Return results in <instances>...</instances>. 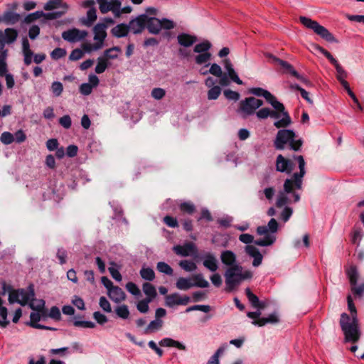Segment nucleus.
<instances>
[{
  "label": "nucleus",
  "mask_w": 364,
  "mask_h": 364,
  "mask_svg": "<svg viewBox=\"0 0 364 364\" xmlns=\"http://www.w3.org/2000/svg\"><path fill=\"white\" fill-rule=\"evenodd\" d=\"M166 95V91L161 87H155L151 92V96L157 100H160Z\"/></svg>",
  "instance_id": "obj_55"
},
{
  "label": "nucleus",
  "mask_w": 364,
  "mask_h": 364,
  "mask_svg": "<svg viewBox=\"0 0 364 364\" xmlns=\"http://www.w3.org/2000/svg\"><path fill=\"white\" fill-rule=\"evenodd\" d=\"M100 308L105 312L110 313L112 311L111 305L109 301L105 296H101L99 301Z\"/></svg>",
  "instance_id": "obj_62"
},
{
  "label": "nucleus",
  "mask_w": 364,
  "mask_h": 364,
  "mask_svg": "<svg viewBox=\"0 0 364 364\" xmlns=\"http://www.w3.org/2000/svg\"><path fill=\"white\" fill-rule=\"evenodd\" d=\"M164 322L161 319L155 318L151 321L145 329L146 333L156 332L160 330L163 326Z\"/></svg>",
  "instance_id": "obj_41"
},
{
  "label": "nucleus",
  "mask_w": 364,
  "mask_h": 364,
  "mask_svg": "<svg viewBox=\"0 0 364 364\" xmlns=\"http://www.w3.org/2000/svg\"><path fill=\"white\" fill-rule=\"evenodd\" d=\"M87 36V32L86 31H81L77 28L69 29L62 33V38L69 43L80 41L85 39Z\"/></svg>",
  "instance_id": "obj_16"
},
{
  "label": "nucleus",
  "mask_w": 364,
  "mask_h": 364,
  "mask_svg": "<svg viewBox=\"0 0 364 364\" xmlns=\"http://www.w3.org/2000/svg\"><path fill=\"white\" fill-rule=\"evenodd\" d=\"M179 207L182 212L188 214H192L196 210L195 205L191 202L182 203Z\"/></svg>",
  "instance_id": "obj_56"
},
{
  "label": "nucleus",
  "mask_w": 364,
  "mask_h": 364,
  "mask_svg": "<svg viewBox=\"0 0 364 364\" xmlns=\"http://www.w3.org/2000/svg\"><path fill=\"white\" fill-rule=\"evenodd\" d=\"M295 159L298 161L299 172L294 173L291 178H287L284 181L283 190L278 193L276 206L282 208L283 210L280 214L281 219L284 223L287 222L293 213V209L287 204L299 202L300 200V194L296 191L301 190L302 188L303 177L306 173L305 161L302 156H297Z\"/></svg>",
  "instance_id": "obj_1"
},
{
  "label": "nucleus",
  "mask_w": 364,
  "mask_h": 364,
  "mask_svg": "<svg viewBox=\"0 0 364 364\" xmlns=\"http://www.w3.org/2000/svg\"><path fill=\"white\" fill-rule=\"evenodd\" d=\"M267 56L272 60V62L273 63L278 64L282 68H283L286 70V72L291 74L292 75L296 74V71L295 70L294 67L288 62L281 60V59L272 55V54H267Z\"/></svg>",
  "instance_id": "obj_28"
},
{
  "label": "nucleus",
  "mask_w": 364,
  "mask_h": 364,
  "mask_svg": "<svg viewBox=\"0 0 364 364\" xmlns=\"http://www.w3.org/2000/svg\"><path fill=\"white\" fill-rule=\"evenodd\" d=\"M66 53H67V52H66L65 49L61 48H55L50 53V57L53 60H58V59L65 56Z\"/></svg>",
  "instance_id": "obj_58"
},
{
  "label": "nucleus",
  "mask_w": 364,
  "mask_h": 364,
  "mask_svg": "<svg viewBox=\"0 0 364 364\" xmlns=\"http://www.w3.org/2000/svg\"><path fill=\"white\" fill-rule=\"evenodd\" d=\"M178 43L184 47H189L196 41V37L187 34L181 33L177 36Z\"/></svg>",
  "instance_id": "obj_32"
},
{
  "label": "nucleus",
  "mask_w": 364,
  "mask_h": 364,
  "mask_svg": "<svg viewBox=\"0 0 364 364\" xmlns=\"http://www.w3.org/2000/svg\"><path fill=\"white\" fill-rule=\"evenodd\" d=\"M95 1L94 0H86L82 3V6L89 8L87 12L86 18L82 19V23L86 26H91L97 19V11L94 7Z\"/></svg>",
  "instance_id": "obj_15"
},
{
  "label": "nucleus",
  "mask_w": 364,
  "mask_h": 364,
  "mask_svg": "<svg viewBox=\"0 0 364 364\" xmlns=\"http://www.w3.org/2000/svg\"><path fill=\"white\" fill-rule=\"evenodd\" d=\"M65 14V10H60L58 11H53L46 14L43 13V17H44L47 20H53L61 17Z\"/></svg>",
  "instance_id": "obj_61"
},
{
  "label": "nucleus",
  "mask_w": 364,
  "mask_h": 364,
  "mask_svg": "<svg viewBox=\"0 0 364 364\" xmlns=\"http://www.w3.org/2000/svg\"><path fill=\"white\" fill-rule=\"evenodd\" d=\"M107 25L99 23L93 28L94 41L95 43L91 44L85 43L82 45L83 50L87 53H91L101 49L104 46V41L107 37Z\"/></svg>",
  "instance_id": "obj_7"
},
{
  "label": "nucleus",
  "mask_w": 364,
  "mask_h": 364,
  "mask_svg": "<svg viewBox=\"0 0 364 364\" xmlns=\"http://www.w3.org/2000/svg\"><path fill=\"white\" fill-rule=\"evenodd\" d=\"M239 240L247 245L245 247V251L250 257L254 258L252 265L255 267L259 266L262 264L263 257L255 246L250 245L252 242L255 243L254 237L250 234L245 233L240 235Z\"/></svg>",
  "instance_id": "obj_8"
},
{
  "label": "nucleus",
  "mask_w": 364,
  "mask_h": 364,
  "mask_svg": "<svg viewBox=\"0 0 364 364\" xmlns=\"http://www.w3.org/2000/svg\"><path fill=\"white\" fill-rule=\"evenodd\" d=\"M140 275L144 279L147 281H153L155 278V273L150 267L142 268L140 270Z\"/></svg>",
  "instance_id": "obj_50"
},
{
  "label": "nucleus",
  "mask_w": 364,
  "mask_h": 364,
  "mask_svg": "<svg viewBox=\"0 0 364 364\" xmlns=\"http://www.w3.org/2000/svg\"><path fill=\"white\" fill-rule=\"evenodd\" d=\"M99 4V9L102 14H107L111 11L114 17L118 18L121 16L120 0H96Z\"/></svg>",
  "instance_id": "obj_12"
},
{
  "label": "nucleus",
  "mask_w": 364,
  "mask_h": 364,
  "mask_svg": "<svg viewBox=\"0 0 364 364\" xmlns=\"http://www.w3.org/2000/svg\"><path fill=\"white\" fill-rule=\"evenodd\" d=\"M180 267L186 272H193L197 269L196 264L188 260H182L179 263Z\"/></svg>",
  "instance_id": "obj_53"
},
{
  "label": "nucleus",
  "mask_w": 364,
  "mask_h": 364,
  "mask_svg": "<svg viewBox=\"0 0 364 364\" xmlns=\"http://www.w3.org/2000/svg\"><path fill=\"white\" fill-rule=\"evenodd\" d=\"M174 252L183 257H187L197 252V248L196 245L192 242H188L184 245H176L173 247Z\"/></svg>",
  "instance_id": "obj_20"
},
{
  "label": "nucleus",
  "mask_w": 364,
  "mask_h": 364,
  "mask_svg": "<svg viewBox=\"0 0 364 364\" xmlns=\"http://www.w3.org/2000/svg\"><path fill=\"white\" fill-rule=\"evenodd\" d=\"M220 260L224 265L228 266V267L239 265L237 264L236 255L231 250L222 251L220 254Z\"/></svg>",
  "instance_id": "obj_22"
},
{
  "label": "nucleus",
  "mask_w": 364,
  "mask_h": 364,
  "mask_svg": "<svg viewBox=\"0 0 364 364\" xmlns=\"http://www.w3.org/2000/svg\"><path fill=\"white\" fill-rule=\"evenodd\" d=\"M203 266L210 272H215L218 269V260L216 257L212 253H206L203 257Z\"/></svg>",
  "instance_id": "obj_23"
},
{
  "label": "nucleus",
  "mask_w": 364,
  "mask_h": 364,
  "mask_svg": "<svg viewBox=\"0 0 364 364\" xmlns=\"http://www.w3.org/2000/svg\"><path fill=\"white\" fill-rule=\"evenodd\" d=\"M151 302L150 299H144L138 302L136 308L141 313H146L149 309V304Z\"/></svg>",
  "instance_id": "obj_59"
},
{
  "label": "nucleus",
  "mask_w": 364,
  "mask_h": 364,
  "mask_svg": "<svg viewBox=\"0 0 364 364\" xmlns=\"http://www.w3.org/2000/svg\"><path fill=\"white\" fill-rule=\"evenodd\" d=\"M3 300L0 297V326L1 328H6L9 324V321L7 319L8 309L3 306Z\"/></svg>",
  "instance_id": "obj_40"
},
{
  "label": "nucleus",
  "mask_w": 364,
  "mask_h": 364,
  "mask_svg": "<svg viewBox=\"0 0 364 364\" xmlns=\"http://www.w3.org/2000/svg\"><path fill=\"white\" fill-rule=\"evenodd\" d=\"M39 312L40 311L32 312L31 314L29 325L35 328H38V329H49V330L53 329L52 328L38 323V322L41 320V315H40Z\"/></svg>",
  "instance_id": "obj_35"
},
{
  "label": "nucleus",
  "mask_w": 364,
  "mask_h": 364,
  "mask_svg": "<svg viewBox=\"0 0 364 364\" xmlns=\"http://www.w3.org/2000/svg\"><path fill=\"white\" fill-rule=\"evenodd\" d=\"M176 287L179 290L186 291L194 287V284L189 278L179 277L176 281Z\"/></svg>",
  "instance_id": "obj_37"
},
{
  "label": "nucleus",
  "mask_w": 364,
  "mask_h": 364,
  "mask_svg": "<svg viewBox=\"0 0 364 364\" xmlns=\"http://www.w3.org/2000/svg\"><path fill=\"white\" fill-rule=\"evenodd\" d=\"M256 115L260 119H264L269 117L274 119V126L277 129L286 128L291 124V117L285 110L284 105L282 109H274V110H271L269 108L260 109L256 112Z\"/></svg>",
  "instance_id": "obj_5"
},
{
  "label": "nucleus",
  "mask_w": 364,
  "mask_h": 364,
  "mask_svg": "<svg viewBox=\"0 0 364 364\" xmlns=\"http://www.w3.org/2000/svg\"><path fill=\"white\" fill-rule=\"evenodd\" d=\"M0 141L3 144L9 145L14 141V136L11 133L9 132H4L1 134L0 136Z\"/></svg>",
  "instance_id": "obj_60"
},
{
  "label": "nucleus",
  "mask_w": 364,
  "mask_h": 364,
  "mask_svg": "<svg viewBox=\"0 0 364 364\" xmlns=\"http://www.w3.org/2000/svg\"><path fill=\"white\" fill-rule=\"evenodd\" d=\"M107 295L112 301L117 304L122 302L126 298V295L124 291L117 286H114L111 289H109Z\"/></svg>",
  "instance_id": "obj_27"
},
{
  "label": "nucleus",
  "mask_w": 364,
  "mask_h": 364,
  "mask_svg": "<svg viewBox=\"0 0 364 364\" xmlns=\"http://www.w3.org/2000/svg\"><path fill=\"white\" fill-rule=\"evenodd\" d=\"M300 21L304 26L313 30L317 35L320 36L326 41L331 43L338 42L333 34L330 33L325 27L320 25L317 21H313L311 18L304 16L300 17Z\"/></svg>",
  "instance_id": "obj_10"
},
{
  "label": "nucleus",
  "mask_w": 364,
  "mask_h": 364,
  "mask_svg": "<svg viewBox=\"0 0 364 364\" xmlns=\"http://www.w3.org/2000/svg\"><path fill=\"white\" fill-rule=\"evenodd\" d=\"M127 290L134 296H139L141 294L140 289L139 287L133 282H128L126 284Z\"/></svg>",
  "instance_id": "obj_63"
},
{
  "label": "nucleus",
  "mask_w": 364,
  "mask_h": 364,
  "mask_svg": "<svg viewBox=\"0 0 364 364\" xmlns=\"http://www.w3.org/2000/svg\"><path fill=\"white\" fill-rule=\"evenodd\" d=\"M294 164L290 159H285L282 154L277 156L276 159V170L279 172L291 173Z\"/></svg>",
  "instance_id": "obj_17"
},
{
  "label": "nucleus",
  "mask_w": 364,
  "mask_h": 364,
  "mask_svg": "<svg viewBox=\"0 0 364 364\" xmlns=\"http://www.w3.org/2000/svg\"><path fill=\"white\" fill-rule=\"evenodd\" d=\"M347 301L351 316L346 313H343L341 316L340 325L346 341L355 343L359 340L360 336L356 309L350 295L347 296Z\"/></svg>",
  "instance_id": "obj_2"
},
{
  "label": "nucleus",
  "mask_w": 364,
  "mask_h": 364,
  "mask_svg": "<svg viewBox=\"0 0 364 364\" xmlns=\"http://www.w3.org/2000/svg\"><path fill=\"white\" fill-rule=\"evenodd\" d=\"M115 313L118 317L122 319H127L130 314L128 306L125 304L118 306L115 309Z\"/></svg>",
  "instance_id": "obj_48"
},
{
  "label": "nucleus",
  "mask_w": 364,
  "mask_h": 364,
  "mask_svg": "<svg viewBox=\"0 0 364 364\" xmlns=\"http://www.w3.org/2000/svg\"><path fill=\"white\" fill-rule=\"evenodd\" d=\"M212 45L208 41H204L198 44H196L193 48V51L197 53H209Z\"/></svg>",
  "instance_id": "obj_45"
},
{
  "label": "nucleus",
  "mask_w": 364,
  "mask_h": 364,
  "mask_svg": "<svg viewBox=\"0 0 364 364\" xmlns=\"http://www.w3.org/2000/svg\"><path fill=\"white\" fill-rule=\"evenodd\" d=\"M221 93V88L219 86H213L208 92V99L210 100H216Z\"/></svg>",
  "instance_id": "obj_54"
},
{
  "label": "nucleus",
  "mask_w": 364,
  "mask_h": 364,
  "mask_svg": "<svg viewBox=\"0 0 364 364\" xmlns=\"http://www.w3.org/2000/svg\"><path fill=\"white\" fill-rule=\"evenodd\" d=\"M156 269L159 272L167 275H172L173 270L170 265L164 262H159L156 264Z\"/></svg>",
  "instance_id": "obj_49"
},
{
  "label": "nucleus",
  "mask_w": 364,
  "mask_h": 364,
  "mask_svg": "<svg viewBox=\"0 0 364 364\" xmlns=\"http://www.w3.org/2000/svg\"><path fill=\"white\" fill-rule=\"evenodd\" d=\"M142 289L144 293L146 295L147 299H150L151 301L156 296L157 293L154 285L149 282H146L143 284Z\"/></svg>",
  "instance_id": "obj_39"
},
{
  "label": "nucleus",
  "mask_w": 364,
  "mask_h": 364,
  "mask_svg": "<svg viewBox=\"0 0 364 364\" xmlns=\"http://www.w3.org/2000/svg\"><path fill=\"white\" fill-rule=\"evenodd\" d=\"M20 18L21 16L18 14L9 11L4 12L0 20L4 21L6 24L12 25L17 23L20 20Z\"/></svg>",
  "instance_id": "obj_34"
},
{
  "label": "nucleus",
  "mask_w": 364,
  "mask_h": 364,
  "mask_svg": "<svg viewBox=\"0 0 364 364\" xmlns=\"http://www.w3.org/2000/svg\"><path fill=\"white\" fill-rule=\"evenodd\" d=\"M225 290L232 291L235 287L245 279H251L253 276L250 270H243L241 265H235L228 267L225 272Z\"/></svg>",
  "instance_id": "obj_3"
},
{
  "label": "nucleus",
  "mask_w": 364,
  "mask_h": 364,
  "mask_svg": "<svg viewBox=\"0 0 364 364\" xmlns=\"http://www.w3.org/2000/svg\"><path fill=\"white\" fill-rule=\"evenodd\" d=\"M279 322V316L277 312L269 314L267 317L259 318L253 321L252 323L255 326H264L268 323L276 324Z\"/></svg>",
  "instance_id": "obj_26"
},
{
  "label": "nucleus",
  "mask_w": 364,
  "mask_h": 364,
  "mask_svg": "<svg viewBox=\"0 0 364 364\" xmlns=\"http://www.w3.org/2000/svg\"><path fill=\"white\" fill-rule=\"evenodd\" d=\"M249 92L255 96L264 97L265 100L274 107V109H283V104L277 101L276 97L269 91L261 87H252L250 89Z\"/></svg>",
  "instance_id": "obj_13"
},
{
  "label": "nucleus",
  "mask_w": 364,
  "mask_h": 364,
  "mask_svg": "<svg viewBox=\"0 0 364 364\" xmlns=\"http://www.w3.org/2000/svg\"><path fill=\"white\" fill-rule=\"evenodd\" d=\"M35 296L34 289L32 285L28 287V289H18L15 291L11 292L9 296V302L10 304L18 303L21 306L29 305L31 301L33 300Z\"/></svg>",
  "instance_id": "obj_9"
},
{
  "label": "nucleus",
  "mask_w": 364,
  "mask_h": 364,
  "mask_svg": "<svg viewBox=\"0 0 364 364\" xmlns=\"http://www.w3.org/2000/svg\"><path fill=\"white\" fill-rule=\"evenodd\" d=\"M159 344L162 347H174L181 350H186V346L183 343L171 338H164L159 341Z\"/></svg>",
  "instance_id": "obj_29"
},
{
  "label": "nucleus",
  "mask_w": 364,
  "mask_h": 364,
  "mask_svg": "<svg viewBox=\"0 0 364 364\" xmlns=\"http://www.w3.org/2000/svg\"><path fill=\"white\" fill-rule=\"evenodd\" d=\"M209 73L211 75L220 77L219 84L221 86H227L229 85L230 81L226 75H223L222 72V69L219 65L217 63H213L210 65V69L208 70Z\"/></svg>",
  "instance_id": "obj_21"
},
{
  "label": "nucleus",
  "mask_w": 364,
  "mask_h": 364,
  "mask_svg": "<svg viewBox=\"0 0 364 364\" xmlns=\"http://www.w3.org/2000/svg\"><path fill=\"white\" fill-rule=\"evenodd\" d=\"M165 305L168 308L176 306H186L191 301V298L186 295H181L178 292L168 294L165 296Z\"/></svg>",
  "instance_id": "obj_14"
},
{
  "label": "nucleus",
  "mask_w": 364,
  "mask_h": 364,
  "mask_svg": "<svg viewBox=\"0 0 364 364\" xmlns=\"http://www.w3.org/2000/svg\"><path fill=\"white\" fill-rule=\"evenodd\" d=\"M263 105V101L253 97H247L240 102L237 112L243 118L253 114L255 111Z\"/></svg>",
  "instance_id": "obj_11"
},
{
  "label": "nucleus",
  "mask_w": 364,
  "mask_h": 364,
  "mask_svg": "<svg viewBox=\"0 0 364 364\" xmlns=\"http://www.w3.org/2000/svg\"><path fill=\"white\" fill-rule=\"evenodd\" d=\"M146 14H141L137 16L136 18L130 21L129 23V31L133 32L134 34H138L142 32L146 28Z\"/></svg>",
  "instance_id": "obj_18"
},
{
  "label": "nucleus",
  "mask_w": 364,
  "mask_h": 364,
  "mask_svg": "<svg viewBox=\"0 0 364 364\" xmlns=\"http://www.w3.org/2000/svg\"><path fill=\"white\" fill-rule=\"evenodd\" d=\"M278 230V223L274 218H272L267 225L259 226L257 232L259 235H264L263 238L256 240L255 244L261 247H266L272 245L276 237L274 235Z\"/></svg>",
  "instance_id": "obj_6"
},
{
  "label": "nucleus",
  "mask_w": 364,
  "mask_h": 364,
  "mask_svg": "<svg viewBox=\"0 0 364 364\" xmlns=\"http://www.w3.org/2000/svg\"><path fill=\"white\" fill-rule=\"evenodd\" d=\"M211 58L210 53H199L195 58V61L198 65L205 64V67L210 65L209 61Z\"/></svg>",
  "instance_id": "obj_46"
},
{
  "label": "nucleus",
  "mask_w": 364,
  "mask_h": 364,
  "mask_svg": "<svg viewBox=\"0 0 364 364\" xmlns=\"http://www.w3.org/2000/svg\"><path fill=\"white\" fill-rule=\"evenodd\" d=\"M352 293L357 296H362L364 294V282L359 285H353L350 287Z\"/></svg>",
  "instance_id": "obj_64"
},
{
  "label": "nucleus",
  "mask_w": 364,
  "mask_h": 364,
  "mask_svg": "<svg viewBox=\"0 0 364 364\" xmlns=\"http://www.w3.org/2000/svg\"><path fill=\"white\" fill-rule=\"evenodd\" d=\"M227 346L226 344L221 346L210 358L207 364H220L219 357L225 352Z\"/></svg>",
  "instance_id": "obj_43"
},
{
  "label": "nucleus",
  "mask_w": 364,
  "mask_h": 364,
  "mask_svg": "<svg viewBox=\"0 0 364 364\" xmlns=\"http://www.w3.org/2000/svg\"><path fill=\"white\" fill-rule=\"evenodd\" d=\"M97 63L95 68L97 74L104 73L106 69L111 65L110 62H107L102 56L97 58Z\"/></svg>",
  "instance_id": "obj_42"
},
{
  "label": "nucleus",
  "mask_w": 364,
  "mask_h": 364,
  "mask_svg": "<svg viewBox=\"0 0 364 364\" xmlns=\"http://www.w3.org/2000/svg\"><path fill=\"white\" fill-rule=\"evenodd\" d=\"M50 90L55 97H59L63 91V85L60 82L55 81L51 84Z\"/></svg>",
  "instance_id": "obj_51"
},
{
  "label": "nucleus",
  "mask_w": 364,
  "mask_h": 364,
  "mask_svg": "<svg viewBox=\"0 0 364 364\" xmlns=\"http://www.w3.org/2000/svg\"><path fill=\"white\" fill-rule=\"evenodd\" d=\"M363 237V232L361 229H354L351 236V242L357 245H360V242Z\"/></svg>",
  "instance_id": "obj_57"
},
{
  "label": "nucleus",
  "mask_w": 364,
  "mask_h": 364,
  "mask_svg": "<svg viewBox=\"0 0 364 364\" xmlns=\"http://www.w3.org/2000/svg\"><path fill=\"white\" fill-rule=\"evenodd\" d=\"M193 279L195 280L193 283L194 287L200 288H207L209 287L208 282L204 279L202 274H198L193 276Z\"/></svg>",
  "instance_id": "obj_47"
},
{
  "label": "nucleus",
  "mask_w": 364,
  "mask_h": 364,
  "mask_svg": "<svg viewBox=\"0 0 364 364\" xmlns=\"http://www.w3.org/2000/svg\"><path fill=\"white\" fill-rule=\"evenodd\" d=\"M302 144V140L296 139V134L293 130L284 128L278 131L274 141V146L278 150H283L286 145H289L291 149L298 151Z\"/></svg>",
  "instance_id": "obj_4"
},
{
  "label": "nucleus",
  "mask_w": 364,
  "mask_h": 364,
  "mask_svg": "<svg viewBox=\"0 0 364 364\" xmlns=\"http://www.w3.org/2000/svg\"><path fill=\"white\" fill-rule=\"evenodd\" d=\"M55 9H60L61 10H65L66 12L68 6L62 0H49L44 6V9L46 11H50Z\"/></svg>",
  "instance_id": "obj_31"
},
{
  "label": "nucleus",
  "mask_w": 364,
  "mask_h": 364,
  "mask_svg": "<svg viewBox=\"0 0 364 364\" xmlns=\"http://www.w3.org/2000/svg\"><path fill=\"white\" fill-rule=\"evenodd\" d=\"M29 306L33 310H36L37 311H42L45 306V301L43 299L36 300L33 298V301H31L29 303Z\"/></svg>",
  "instance_id": "obj_52"
},
{
  "label": "nucleus",
  "mask_w": 364,
  "mask_h": 364,
  "mask_svg": "<svg viewBox=\"0 0 364 364\" xmlns=\"http://www.w3.org/2000/svg\"><path fill=\"white\" fill-rule=\"evenodd\" d=\"M146 28L152 34H158L161 30L160 19L154 17H149L146 15Z\"/></svg>",
  "instance_id": "obj_24"
},
{
  "label": "nucleus",
  "mask_w": 364,
  "mask_h": 364,
  "mask_svg": "<svg viewBox=\"0 0 364 364\" xmlns=\"http://www.w3.org/2000/svg\"><path fill=\"white\" fill-rule=\"evenodd\" d=\"M121 52V49L118 46H114L111 48L107 49L103 52L102 57L107 61L110 62L111 60H115L118 58L119 53Z\"/></svg>",
  "instance_id": "obj_33"
},
{
  "label": "nucleus",
  "mask_w": 364,
  "mask_h": 364,
  "mask_svg": "<svg viewBox=\"0 0 364 364\" xmlns=\"http://www.w3.org/2000/svg\"><path fill=\"white\" fill-rule=\"evenodd\" d=\"M346 274L349 279L350 287L355 285L359 277V273L357 267L354 265H351L346 269Z\"/></svg>",
  "instance_id": "obj_36"
},
{
  "label": "nucleus",
  "mask_w": 364,
  "mask_h": 364,
  "mask_svg": "<svg viewBox=\"0 0 364 364\" xmlns=\"http://www.w3.org/2000/svg\"><path fill=\"white\" fill-rule=\"evenodd\" d=\"M18 36L16 30L6 28L4 31H0V50L4 48L5 43H14Z\"/></svg>",
  "instance_id": "obj_19"
},
{
  "label": "nucleus",
  "mask_w": 364,
  "mask_h": 364,
  "mask_svg": "<svg viewBox=\"0 0 364 364\" xmlns=\"http://www.w3.org/2000/svg\"><path fill=\"white\" fill-rule=\"evenodd\" d=\"M223 65L227 71V77H230L233 82L237 83V85H242V81L240 79L237 74L235 71L232 64L230 59H225L223 61Z\"/></svg>",
  "instance_id": "obj_25"
},
{
  "label": "nucleus",
  "mask_w": 364,
  "mask_h": 364,
  "mask_svg": "<svg viewBox=\"0 0 364 364\" xmlns=\"http://www.w3.org/2000/svg\"><path fill=\"white\" fill-rule=\"evenodd\" d=\"M246 296L254 308L257 309H264L265 304L264 302L260 301L257 296L254 294L249 288L245 289Z\"/></svg>",
  "instance_id": "obj_30"
},
{
  "label": "nucleus",
  "mask_w": 364,
  "mask_h": 364,
  "mask_svg": "<svg viewBox=\"0 0 364 364\" xmlns=\"http://www.w3.org/2000/svg\"><path fill=\"white\" fill-rule=\"evenodd\" d=\"M334 66L336 70V77L338 81L345 79L347 76V73L345 70L341 67V65L338 63V62L333 58L331 60H329Z\"/></svg>",
  "instance_id": "obj_44"
},
{
  "label": "nucleus",
  "mask_w": 364,
  "mask_h": 364,
  "mask_svg": "<svg viewBox=\"0 0 364 364\" xmlns=\"http://www.w3.org/2000/svg\"><path fill=\"white\" fill-rule=\"evenodd\" d=\"M129 31V26L125 24H119L112 29V34L117 37H124L127 35Z\"/></svg>",
  "instance_id": "obj_38"
}]
</instances>
